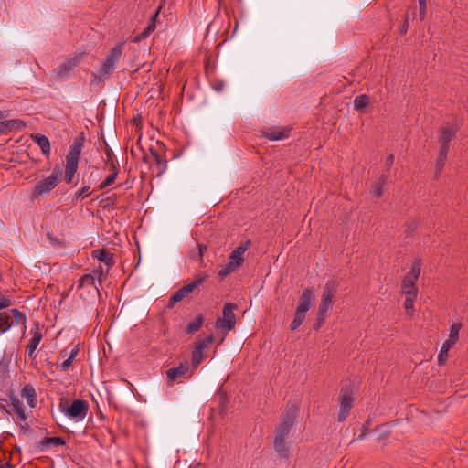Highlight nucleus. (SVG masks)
<instances>
[{
	"instance_id": "2f4dec72",
	"label": "nucleus",
	"mask_w": 468,
	"mask_h": 468,
	"mask_svg": "<svg viewBox=\"0 0 468 468\" xmlns=\"http://www.w3.org/2000/svg\"><path fill=\"white\" fill-rule=\"evenodd\" d=\"M12 324L10 322V315L8 314H0V329L2 333L6 332Z\"/></svg>"
},
{
	"instance_id": "5701e85b",
	"label": "nucleus",
	"mask_w": 468,
	"mask_h": 468,
	"mask_svg": "<svg viewBox=\"0 0 468 468\" xmlns=\"http://www.w3.org/2000/svg\"><path fill=\"white\" fill-rule=\"evenodd\" d=\"M274 448L280 456L287 457L289 455V450L286 447L285 439H282V437L274 436Z\"/></svg>"
},
{
	"instance_id": "39448f33",
	"label": "nucleus",
	"mask_w": 468,
	"mask_h": 468,
	"mask_svg": "<svg viewBox=\"0 0 468 468\" xmlns=\"http://www.w3.org/2000/svg\"><path fill=\"white\" fill-rule=\"evenodd\" d=\"M61 169L55 167L53 173L48 177L36 183L33 190V197H44L49 194L60 181Z\"/></svg>"
},
{
	"instance_id": "4c0bfd02",
	"label": "nucleus",
	"mask_w": 468,
	"mask_h": 468,
	"mask_svg": "<svg viewBox=\"0 0 468 468\" xmlns=\"http://www.w3.org/2000/svg\"><path fill=\"white\" fill-rule=\"evenodd\" d=\"M417 295H410L406 294V299L404 302V307L406 309L407 314H411V311L413 310L414 301Z\"/></svg>"
},
{
	"instance_id": "e433bc0d",
	"label": "nucleus",
	"mask_w": 468,
	"mask_h": 468,
	"mask_svg": "<svg viewBox=\"0 0 468 468\" xmlns=\"http://www.w3.org/2000/svg\"><path fill=\"white\" fill-rule=\"evenodd\" d=\"M113 173H112L111 175H109L105 179L104 181H102L101 183V185L99 186V188L100 189H103L109 186H111L112 184H113V182L115 181L116 177H117V171L115 169V167L113 166Z\"/></svg>"
},
{
	"instance_id": "9b49d317",
	"label": "nucleus",
	"mask_w": 468,
	"mask_h": 468,
	"mask_svg": "<svg viewBox=\"0 0 468 468\" xmlns=\"http://www.w3.org/2000/svg\"><path fill=\"white\" fill-rule=\"evenodd\" d=\"M315 301V292L314 289L307 288L303 291L300 300L296 308L299 313L306 314L313 306Z\"/></svg>"
},
{
	"instance_id": "864d4df0",
	"label": "nucleus",
	"mask_w": 468,
	"mask_h": 468,
	"mask_svg": "<svg viewBox=\"0 0 468 468\" xmlns=\"http://www.w3.org/2000/svg\"><path fill=\"white\" fill-rule=\"evenodd\" d=\"M199 254H200V256H202V254H203V250H202L201 247H199Z\"/></svg>"
},
{
	"instance_id": "20e7f679",
	"label": "nucleus",
	"mask_w": 468,
	"mask_h": 468,
	"mask_svg": "<svg viewBox=\"0 0 468 468\" xmlns=\"http://www.w3.org/2000/svg\"><path fill=\"white\" fill-rule=\"evenodd\" d=\"M89 409V402L84 399H74L69 406H64L62 403L59 404L60 411L68 419L75 422L82 421L86 418Z\"/></svg>"
},
{
	"instance_id": "603ef678",
	"label": "nucleus",
	"mask_w": 468,
	"mask_h": 468,
	"mask_svg": "<svg viewBox=\"0 0 468 468\" xmlns=\"http://www.w3.org/2000/svg\"><path fill=\"white\" fill-rule=\"evenodd\" d=\"M427 0H419V5L426 4Z\"/></svg>"
},
{
	"instance_id": "72a5a7b5",
	"label": "nucleus",
	"mask_w": 468,
	"mask_h": 468,
	"mask_svg": "<svg viewBox=\"0 0 468 468\" xmlns=\"http://www.w3.org/2000/svg\"><path fill=\"white\" fill-rule=\"evenodd\" d=\"M15 300L9 295L0 293V310L8 308L15 304Z\"/></svg>"
},
{
	"instance_id": "0eeeda50",
	"label": "nucleus",
	"mask_w": 468,
	"mask_h": 468,
	"mask_svg": "<svg viewBox=\"0 0 468 468\" xmlns=\"http://www.w3.org/2000/svg\"><path fill=\"white\" fill-rule=\"evenodd\" d=\"M336 290L337 283L335 281H329L324 286L321 302L319 304V317L324 318L325 314L332 309Z\"/></svg>"
},
{
	"instance_id": "c03bdc74",
	"label": "nucleus",
	"mask_w": 468,
	"mask_h": 468,
	"mask_svg": "<svg viewBox=\"0 0 468 468\" xmlns=\"http://www.w3.org/2000/svg\"><path fill=\"white\" fill-rule=\"evenodd\" d=\"M47 442L52 443L54 445H63L65 444V441L60 437H51L47 439Z\"/></svg>"
},
{
	"instance_id": "7c9ffc66",
	"label": "nucleus",
	"mask_w": 468,
	"mask_h": 468,
	"mask_svg": "<svg viewBox=\"0 0 468 468\" xmlns=\"http://www.w3.org/2000/svg\"><path fill=\"white\" fill-rule=\"evenodd\" d=\"M305 319V314L295 311L293 320L291 323V329L296 330Z\"/></svg>"
},
{
	"instance_id": "3c124183",
	"label": "nucleus",
	"mask_w": 468,
	"mask_h": 468,
	"mask_svg": "<svg viewBox=\"0 0 468 468\" xmlns=\"http://www.w3.org/2000/svg\"><path fill=\"white\" fill-rule=\"evenodd\" d=\"M27 426H28V425H27V420H26V421H21V427H22V428H26V427H27Z\"/></svg>"
},
{
	"instance_id": "a19ab883",
	"label": "nucleus",
	"mask_w": 468,
	"mask_h": 468,
	"mask_svg": "<svg viewBox=\"0 0 468 468\" xmlns=\"http://www.w3.org/2000/svg\"><path fill=\"white\" fill-rule=\"evenodd\" d=\"M385 179H379V181L374 186V187L372 188L371 190V194L375 197H379L383 192H384V188H383V181Z\"/></svg>"
},
{
	"instance_id": "49530a36",
	"label": "nucleus",
	"mask_w": 468,
	"mask_h": 468,
	"mask_svg": "<svg viewBox=\"0 0 468 468\" xmlns=\"http://www.w3.org/2000/svg\"><path fill=\"white\" fill-rule=\"evenodd\" d=\"M394 159H395L394 154H390L387 157V159H386V165H387L388 167H390V166L393 165V163H394Z\"/></svg>"
},
{
	"instance_id": "de8ad7c7",
	"label": "nucleus",
	"mask_w": 468,
	"mask_h": 468,
	"mask_svg": "<svg viewBox=\"0 0 468 468\" xmlns=\"http://www.w3.org/2000/svg\"><path fill=\"white\" fill-rule=\"evenodd\" d=\"M419 5H420V19H423V17L425 16V13H426V4Z\"/></svg>"
},
{
	"instance_id": "b1692460",
	"label": "nucleus",
	"mask_w": 468,
	"mask_h": 468,
	"mask_svg": "<svg viewBox=\"0 0 468 468\" xmlns=\"http://www.w3.org/2000/svg\"><path fill=\"white\" fill-rule=\"evenodd\" d=\"M9 313L14 318L11 322L12 326L22 324L26 328L27 317L22 312L18 309H11Z\"/></svg>"
},
{
	"instance_id": "09e8293b",
	"label": "nucleus",
	"mask_w": 468,
	"mask_h": 468,
	"mask_svg": "<svg viewBox=\"0 0 468 468\" xmlns=\"http://www.w3.org/2000/svg\"><path fill=\"white\" fill-rule=\"evenodd\" d=\"M0 468H12V465L10 464V463L7 462L0 464Z\"/></svg>"
},
{
	"instance_id": "79ce46f5",
	"label": "nucleus",
	"mask_w": 468,
	"mask_h": 468,
	"mask_svg": "<svg viewBox=\"0 0 468 468\" xmlns=\"http://www.w3.org/2000/svg\"><path fill=\"white\" fill-rule=\"evenodd\" d=\"M90 195V186H85L81 188H80L76 194H75V197L76 198H80V197H86Z\"/></svg>"
},
{
	"instance_id": "ea45409f",
	"label": "nucleus",
	"mask_w": 468,
	"mask_h": 468,
	"mask_svg": "<svg viewBox=\"0 0 468 468\" xmlns=\"http://www.w3.org/2000/svg\"><path fill=\"white\" fill-rule=\"evenodd\" d=\"M203 278H198L196 281L192 282L191 283L183 286L182 289L185 291L186 294L188 295L195 288L200 285L203 282Z\"/></svg>"
},
{
	"instance_id": "412c9836",
	"label": "nucleus",
	"mask_w": 468,
	"mask_h": 468,
	"mask_svg": "<svg viewBox=\"0 0 468 468\" xmlns=\"http://www.w3.org/2000/svg\"><path fill=\"white\" fill-rule=\"evenodd\" d=\"M2 131H22L26 123L19 119L6 120L0 123Z\"/></svg>"
},
{
	"instance_id": "f3484780",
	"label": "nucleus",
	"mask_w": 468,
	"mask_h": 468,
	"mask_svg": "<svg viewBox=\"0 0 468 468\" xmlns=\"http://www.w3.org/2000/svg\"><path fill=\"white\" fill-rule=\"evenodd\" d=\"M21 396L23 399H26L27 405L30 408H35L37 406V392H36L35 388L32 385H30V384L25 385L21 390Z\"/></svg>"
},
{
	"instance_id": "2eb2a0df",
	"label": "nucleus",
	"mask_w": 468,
	"mask_h": 468,
	"mask_svg": "<svg viewBox=\"0 0 468 468\" xmlns=\"http://www.w3.org/2000/svg\"><path fill=\"white\" fill-rule=\"evenodd\" d=\"M32 336L26 346L25 355L26 356L32 357L36 349L37 348L41 339L42 334L37 328L31 330Z\"/></svg>"
},
{
	"instance_id": "a18cd8bd",
	"label": "nucleus",
	"mask_w": 468,
	"mask_h": 468,
	"mask_svg": "<svg viewBox=\"0 0 468 468\" xmlns=\"http://www.w3.org/2000/svg\"><path fill=\"white\" fill-rule=\"evenodd\" d=\"M93 275H95V278L98 277L100 278L102 274H103V269H102V266L101 265H99L98 268H96L94 271H93Z\"/></svg>"
},
{
	"instance_id": "f8f14e48",
	"label": "nucleus",
	"mask_w": 468,
	"mask_h": 468,
	"mask_svg": "<svg viewBox=\"0 0 468 468\" xmlns=\"http://www.w3.org/2000/svg\"><path fill=\"white\" fill-rule=\"evenodd\" d=\"M214 341L213 335H208L200 342H198L192 353V364L195 367H197L203 360V350L208 347Z\"/></svg>"
},
{
	"instance_id": "473e14b6",
	"label": "nucleus",
	"mask_w": 468,
	"mask_h": 468,
	"mask_svg": "<svg viewBox=\"0 0 468 468\" xmlns=\"http://www.w3.org/2000/svg\"><path fill=\"white\" fill-rule=\"evenodd\" d=\"M460 328L461 325L459 324H452L450 328L449 338L446 341H450L451 344L454 345L458 339Z\"/></svg>"
},
{
	"instance_id": "f704fd0d",
	"label": "nucleus",
	"mask_w": 468,
	"mask_h": 468,
	"mask_svg": "<svg viewBox=\"0 0 468 468\" xmlns=\"http://www.w3.org/2000/svg\"><path fill=\"white\" fill-rule=\"evenodd\" d=\"M237 268L232 265V263L229 262L227 264H225L218 271V277L220 279H224L225 277H227L229 274H230L231 272H233Z\"/></svg>"
},
{
	"instance_id": "c85d7f7f",
	"label": "nucleus",
	"mask_w": 468,
	"mask_h": 468,
	"mask_svg": "<svg viewBox=\"0 0 468 468\" xmlns=\"http://www.w3.org/2000/svg\"><path fill=\"white\" fill-rule=\"evenodd\" d=\"M453 345L451 344L450 341H445L443 344H442V346L441 348V351L438 355V362L439 364L442 365L445 363L446 359H447V356H448V352L450 350V348Z\"/></svg>"
},
{
	"instance_id": "4468645a",
	"label": "nucleus",
	"mask_w": 468,
	"mask_h": 468,
	"mask_svg": "<svg viewBox=\"0 0 468 468\" xmlns=\"http://www.w3.org/2000/svg\"><path fill=\"white\" fill-rule=\"evenodd\" d=\"M250 241L240 244L230 254L229 262L232 263L236 268L239 267L243 261V254L248 250Z\"/></svg>"
},
{
	"instance_id": "f257e3e1",
	"label": "nucleus",
	"mask_w": 468,
	"mask_h": 468,
	"mask_svg": "<svg viewBox=\"0 0 468 468\" xmlns=\"http://www.w3.org/2000/svg\"><path fill=\"white\" fill-rule=\"evenodd\" d=\"M123 43L112 48L108 55L102 59L92 76L98 80L107 79L117 68L122 54Z\"/></svg>"
},
{
	"instance_id": "a878e982",
	"label": "nucleus",
	"mask_w": 468,
	"mask_h": 468,
	"mask_svg": "<svg viewBox=\"0 0 468 468\" xmlns=\"http://www.w3.org/2000/svg\"><path fill=\"white\" fill-rule=\"evenodd\" d=\"M416 281L405 277L402 282V291L405 294L417 295V288L415 286Z\"/></svg>"
},
{
	"instance_id": "1a4fd4ad",
	"label": "nucleus",
	"mask_w": 468,
	"mask_h": 468,
	"mask_svg": "<svg viewBox=\"0 0 468 468\" xmlns=\"http://www.w3.org/2000/svg\"><path fill=\"white\" fill-rule=\"evenodd\" d=\"M296 411L297 408L292 406L289 410L285 412V414L282 415L281 422L275 430V436L282 437V439L287 437L290 429L293 424Z\"/></svg>"
},
{
	"instance_id": "6ab92c4d",
	"label": "nucleus",
	"mask_w": 468,
	"mask_h": 468,
	"mask_svg": "<svg viewBox=\"0 0 468 468\" xmlns=\"http://www.w3.org/2000/svg\"><path fill=\"white\" fill-rule=\"evenodd\" d=\"M88 286L93 287L96 292H99V286H101V282L99 281L97 284L95 275L91 273L85 274L81 276L78 281L77 288L81 289Z\"/></svg>"
},
{
	"instance_id": "6e6552de",
	"label": "nucleus",
	"mask_w": 468,
	"mask_h": 468,
	"mask_svg": "<svg viewBox=\"0 0 468 468\" xmlns=\"http://www.w3.org/2000/svg\"><path fill=\"white\" fill-rule=\"evenodd\" d=\"M237 307L234 303H226L222 311V318H218L216 321V327L218 329H224L230 331L236 324V317L234 309Z\"/></svg>"
},
{
	"instance_id": "9d476101",
	"label": "nucleus",
	"mask_w": 468,
	"mask_h": 468,
	"mask_svg": "<svg viewBox=\"0 0 468 468\" xmlns=\"http://www.w3.org/2000/svg\"><path fill=\"white\" fill-rule=\"evenodd\" d=\"M353 405V399L351 396V391L348 388H342L340 396H339V412H338V420L344 421L351 410Z\"/></svg>"
},
{
	"instance_id": "aec40b11",
	"label": "nucleus",
	"mask_w": 468,
	"mask_h": 468,
	"mask_svg": "<svg viewBox=\"0 0 468 468\" xmlns=\"http://www.w3.org/2000/svg\"><path fill=\"white\" fill-rule=\"evenodd\" d=\"M92 257L96 258L99 261L103 262L107 270L113 265L112 255L104 249L97 250L92 252Z\"/></svg>"
},
{
	"instance_id": "bb28decb",
	"label": "nucleus",
	"mask_w": 468,
	"mask_h": 468,
	"mask_svg": "<svg viewBox=\"0 0 468 468\" xmlns=\"http://www.w3.org/2000/svg\"><path fill=\"white\" fill-rule=\"evenodd\" d=\"M158 16V11L152 16L150 24L144 28V30L135 38V41H140L143 38L147 37L155 28V18Z\"/></svg>"
},
{
	"instance_id": "58836bf2",
	"label": "nucleus",
	"mask_w": 468,
	"mask_h": 468,
	"mask_svg": "<svg viewBox=\"0 0 468 468\" xmlns=\"http://www.w3.org/2000/svg\"><path fill=\"white\" fill-rule=\"evenodd\" d=\"M420 273V265L419 262H416L412 265L410 271L408 273L406 277L410 278L414 281H417Z\"/></svg>"
},
{
	"instance_id": "c9c22d12",
	"label": "nucleus",
	"mask_w": 468,
	"mask_h": 468,
	"mask_svg": "<svg viewBox=\"0 0 468 468\" xmlns=\"http://www.w3.org/2000/svg\"><path fill=\"white\" fill-rule=\"evenodd\" d=\"M186 296H187V294H186L185 291L182 288H180L170 298L169 306H172L175 303L182 301Z\"/></svg>"
},
{
	"instance_id": "393cba45",
	"label": "nucleus",
	"mask_w": 468,
	"mask_h": 468,
	"mask_svg": "<svg viewBox=\"0 0 468 468\" xmlns=\"http://www.w3.org/2000/svg\"><path fill=\"white\" fill-rule=\"evenodd\" d=\"M11 404L15 409L20 421H26L27 416L23 403L17 398H11Z\"/></svg>"
},
{
	"instance_id": "4be33fe9",
	"label": "nucleus",
	"mask_w": 468,
	"mask_h": 468,
	"mask_svg": "<svg viewBox=\"0 0 468 468\" xmlns=\"http://www.w3.org/2000/svg\"><path fill=\"white\" fill-rule=\"evenodd\" d=\"M79 353V347L77 346H74L69 354V356L61 363H57V368L62 372H67L69 367L72 365L73 360L75 359L76 356Z\"/></svg>"
},
{
	"instance_id": "a211bd4d",
	"label": "nucleus",
	"mask_w": 468,
	"mask_h": 468,
	"mask_svg": "<svg viewBox=\"0 0 468 468\" xmlns=\"http://www.w3.org/2000/svg\"><path fill=\"white\" fill-rule=\"evenodd\" d=\"M31 138L40 147L42 154L48 157L50 154V143L48 138L40 133L32 134Z\"/></svg>"
},
{
	"instance_id": "c756f323",
	"label": "nucleus",
	"mask_w": 468,
	"mask_h": 468,
	"mask_svg": "<svg viewBox=\"0 0 468 468\" xmlns=\"http://www.w3.org/2000/svg\"><path fill=\"white\" fill-rule=\"evenodd\" d=\"M369 102V98L366 94L356 96L354 100V108L356 110H361L365 108Z\"/></svg>"
},
{
	"instance_id": "cd10ccee",
	"label": "nucleus",
	"mask_w": 468,
	"mask_h": 468,
	"mask_svg": "<svg viewBox=\"0 0 468 468\" xmlns=\"http://www.w3.org/2000/svg\"><path fill=\"white\" fill-rule=\"evenodd\" d=\"M203 323H204V319H203L202 315L197 316L194 321L190 322L187 324L186 332L188 334H193V333L198 331L201 328Z\"/></svg>"
},
{
	"instance_id": "423d86ee",
	"label": "nucleus",
	"mask_w": 468,
	"mask_h": 468,
	"mask_svg": "<svg viewBox=\"0 0 468 468\" xmlns=\"http://www.w3.org/2000/svg\"><path fill=\"white\" fill-rule=\"evenodd\" d=\"M85 54V51L78 50L73 56L66 58L53 70L54 77L58 79L69 78L73 69L80 63Z\"/></svg>"
},
{
	"instance_id": "f03ea898",
	"label": "nucleus",
	"mask_w": 468,
	"mask_h": 468,
	"mask_svg": "<svg viewBox=\"0 0 468 468\" xmlns=\"http://www.w3.org/2000/svg\"><path fill=\"white\" fill-rule=\"evenodd\" d=\"M83 137H76L69 147V152L66 155V165L64 180L67 184H70L73 180L79 167V161L83 147Z\"/></svg>"
},
{
	"instance_id": "dca6fc26",
	"label": "nucleus",
	"mask_w": 468,
	"mask_h": 468,
	"mask_svg": "<svg viewBox=\"0 0 468 468\" xmlns=\"http://www.w3.org/2000/svg\"><path fill=\"white\" fill-rule=\"evenodd\" d=\"M187 373L188 364L181 363L178 367H172L166 371L167 380L169 383H172L177 378L186 376Z\"/></svg>"
},
{
	"instance_id": "8fccbe9b",
	"label": "nucleus",
	"mask_w": 468,
	"mask_h": 468,
	"mask_svg": "<svg viewBox=\"0 0 468 468\" xmlns=\"http://www.w3.org/2000/svg\"><path fill=\"white\" fill-rule=\"evenodd\" d=\"M67 355H68V351H67V349H63V350L60 352V356H63V357L67 356Z\"/></svg>"
},
{
	"instance_id": "ddd939ff",
	"label": "nucleus",
	"mask_w": 468,
	"mask_h": 468,
	"mask_svg": "<svg viewBox=\"0 0 468 468\" xmlns=\"http://www.w3.org/2000/svg\"><path fill=\"white\" fill-rule=\"evenodd\" d=\"M290 127H274L262 131V135L271 141H281L290 136Z\"/></svg>"
},
{
	"instance_id": "7ed1b4c3",
	"label": "nucleus",
	"mask_w": 468,
	"mask_h": 468,
	"mask_svg": "<svg viewBox=\"0 0 468 468\" xmlns=\"http://www.w3.org/2000/svg\"><path fill=\"white\" fill-rule=\"evenodd\" d=\"M457 132V126L455 124H447L443 125L441 129L439 142L441 144L439 155L436 163V171L435 175L438 176L447 159V154L449 150L448 144L451 142L453 137L455 136V133Z\"/></svg>"
},
{
	"instance_id": "37998d69",
	"label": "nucleus",
	"mask_w": 468,
	"mask_h": 468,
	"mask_svg": "<svg viewBox=\"0 0 468 468\" xmlns=\"http://www.w3.org/2000/svg\"><path fill=\"white\" fill-rule=\"evenodd\" d=\"M154 158V161L155 163L158 165H164V166H166V161L164 160L162 158V156L156 152V151H151Z\"/></svg>"
}]
</instances>
